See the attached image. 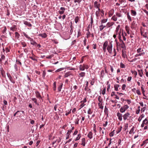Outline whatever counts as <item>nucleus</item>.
<instances>
[{
  "mask_svg": "<svg viewBox=\"0 0 148 148\" xmlns=\"http://www.w3.org/2000/svg\"><path fill=\"white\" fill-rule=\"evenodd\" d=\"M46 74V73L45 71H43L42 77L43 78H45Z\"/></svg>",
  "mask_w": 148,
  "mask_h": 148,
  "instance_id": "864d4df0",
  "label": "nucleus"
},
{
  "mask_svg": "<svg viewBox=\"0 0 148 148\" xmlns=\"http://www.w3.org/2000/svg\"><path fill=\"white\" fill-rule=\"evenodd\" d=\"M21 113L24 115H25V112L23 110H18L14 114V117H19L21 118L23 115H22Z\"/></svg>",
  "mask_w": 148,
  "mask_h": 148,
  "instance_id": "f03ea898",
  "label": "nucleus"
},
{
  "mask_svg": "<svg viewBox=\"0 0 148 148\" xmlns=\"http://www.w3.org/2000/svg\"><path fill=\"white\" fill-rule=\"evenodd\" d=\"M31 53H32V56H29V58L34 61H37V59H36V56L33 53V50H32L31 51Z\"/></svg>",
  "mask_w": 148,
  "mask_h": 148,
  "instance_id": "1a4fd4ad",
  "label": "nucleus"
},
{
  "mask_svg": "<svg viewBox=\"0 0 148 148\" xmlns=\"http://www.w3.org/2000/svg\"><path fill=\"white\" fill-rule=\"evenodd\" d=\"M81 137V134H78L77 137L75 139V141L77 140H79Z\"/></svg>",
  "mask_w": 148,
  "mask_h": 148,
  "instance_id": "79ce46f5",
  "label": "nucleus"
},
{
  "mask_svg": "<svg viewBox=\"0 0 148 148\" xmlns=\"http://www.w3.org/2000/svg\"><path fill=\"white\" fill-rule=\"evenodd\" d=\"M81 104L80 105L79 107H80V108L79 109V110L81 108H83V107H84L85 105V104L82 102H80Z\"/></svg>",
  "mask_w": 148,
  "mask_h": 148,
  "instance_id": "a18cd8bd",
  "label": "nucleus"
},
{
  "mask_svg": "<svg viewBox=\"0 0 148 148\" xmlns=\"http://www.w3.org/2000/svg\"><path fill=\"white\" fill-rule=\"evenodd\" d=\"M40 36H41L42 37L44 38H46L47 36V35L46 33L40 34L38 35Z\"/></svg>",
  "mask_w": 148,
  "mask_h": 148,
  "instance_id": "a878e982",
  "label": "nucleus"
},
{
  "mask_svg": "<svg viewBox=\"0 0 148 148\" xmlns=\"http://www.w3.org/2000/svg\"><path fill=\"white\" fill-rule=\"evenodd\" d=\"M101 4L99 2L97 1H95L94 3V7L95 8H98V7H100Z\"/></svg>",
  "mask_w": 148,
  "mask_h": 148,
  "instance_id": "6e6552de",
  "label": "nucleus"
},
{
  "mask_svg": "<svg viewBox=\"0 0 148 148\" xmlns=\"http://www.w3.org/2000/svg\"><path fill=\"white\" fill-rule=\"evenodd\" d=\"M119 86L118 84H116L114 85V88L116 91L118 90V88L119 87Z\"/></svg>",
  "mask_w": 148,
  "mask_h": 148,
  "instance_id": "58836bf2",
  "label": "nucleus"
},
{
  "mask_svg": "<svg viewBox=\"0 0 148 148\" xmlns=\"http://www.w3.org/2000/svg\"><path fill=\"white\" fill-rule=\"evenodd\" d=\"M143 50L141 48H139L137 50V54L136 55L137 56H143L145 53L143 52Z\"/></svg>",
  "mask_w": 148,
  "mask_h": 148,
  "instance_id": "20e7f679",
  "label": "nucleus"
},
{
  "mask_svg": "<svg viewBox=\"0 0 148 148\" xmlns=\"http://www.w3.org/2000/svg\"><path fill=\"white\" fill-rule=\"evenodd\" d=\"M98 106L100 108L103 109V103H98Z\"/></svg>",
  "mask_w": 148,
  "mask_h": 148,
  "instance_id": "c9c22d12",
  "label": "nucleus"
},
{
  "mask_svg": "<svg viewBox=\"0 0 148 148\" xmlns=\"http://www.w3.org/2000/svg\"><path fill=\"white\" fill-rule=\"evenodd\" d=\"M63 85V84L62 83H61L60 84V86L58 87V92H60L61 90V89L62 88V86Z\"/></svg>",
  "mask_w": 148,
  "mask_h": 148,
  "instance_id": "72a5a7b5",
  "label": "nucleus"
},
{
  "mask_svg": "<svg viewBox=\"0 0 148 148\" xmlns=\"http://www.w3.org/2000/svg\"><path fill=\"white\" fill-rule=\"evenodd\" d=\"M112 19L115 21L117 20V18L116 15H114L112 18Z\"/></svg>",
  "mask_w": 148,
  "mask_h": 148,
  "instance_id": "e433bc0d",
  "label": "nucleus"
},
{
  "mask_svg": "<svg viewBox=\"0 0 148 148\" xmlns=\"http://www.w3.org/2000/svg\"><path fill=\"white\" fill-rule=\"evenodd\" d=\"M117 115L118 117V119L120 121L122 120V116L121 114L119 112H118L117 113Z\"/></svg>",
  "mask_w": 148,
  "mask_h": 148,
  "instance_id": "b1692460",
  "label": "nucleus"
},
{
  "mask_svg": "<svg viewBox=\"0 0 148 148\" xmlns=\"http://www.w3.org/2000/svg\"><path fill=\"white\" fill-rule=\"evenodd\" d=\"M120 67L121 68H125V65L122 63H121L120 64Z\"/></svg>",
  "mask_w": 148,
  "mask_h": 148,
  "instance_id": "774afa93",
  "label": "nucleus"
},
{
  "mask_svg": "<svg viewBox=\"0 0 148 148\" xmlns=\"http://www.w3.org/2000/svg\"><path fill=\"white\" fill-rule=\"evenodd\" d=\"M81 35V33L80 32V29H79L78 30V34L77 37H78L79 36H80Z\"/></svg>",
  "mask_w": 148,
  "mask_h": 148,
  "instance_id": "603ef678",
  "label": "nucleus"
},
{
  "mask_svg": "<svg viewBox=\"0 0 148 148\" xmlns=\"http://www.w3.org/2000/svg\"><path fill=\"white\" fill-rule=\"evenodd\" d=\"M92 133L91 132H90L87 135V136L90 139H91L92 138Z\"/></svg>",
  "mask_w": 148,
  "mask_h": 148,
  "instance_id": "412c9836",
  "label": "nucleus"
},
{
  "mask_svg": "<svg viewBox=\"0 0 148 148\" xmlns=\"http://www.w3.org/2000/svg\"><path fill=\"white\" fill-rule=\"evenodd\" d=\"M93 131L95 133L96 132V125L95 124H93Z\"/></svg>",
  "mask_w": 148,
  "mask_h": 148,
  "instance_id": "052dcab7",
  "label": "nucleus"
},
{
  "mask_svg": "<svg viewBox=\"0 0 148 148\" xmlns=\"http://www.w3.org/2000/svg\"><path fill=\"white\" fill-rule=\"evenodd\" d=\"M88 85V82L86 81V86L84 88V89L85 90H87Z\"/></svg>",
  "mask_w": 148,
  "mask_h": 148,
  "instance_id": "49530a36",
  "label": "nucleus"
},
{
  "mask_svg": "<svg viewBox=\"0 0 148 148\" xmlns=\"http://www.w3.org/2000/svg\"><path fill=\"white\" fill-rule=\"evenodd\" d=\"M60 10H62V11H59L58 12L60 14H62L64 12V11L65 10V8L64 7H62L60 8Z\"/></svg>",
  "mask_w": 148,
  "mask_h": 148,
  "instance_id": "4468645a",
  "label": "nucleus"
},
{
  "mask_svg": "<svg viewBox=\"0 0 148 148\" xmlns=\"http://www.w3.org/2000/svg\"><path fill=\"white\" fill-rule=\"evenodd\" d=\"M122 36H123V40H125L126 39V38H125V36H127V34L125 33L124 32V33L123 32H122Z\"/></svg>",
  "mask_w": 148,
  "mask_h": 148,
  "instance_id": "5701e85b",
  "label": "nucleus"
},
{
  "mask_svg": "<svg viewBox=\"0 0 148 148\" xmlns=\"http://www.w3.org/2000/svg\"><path fill=\"white\" fill-rule=\"evenodd\" d=\"M21 44L22 45V46L23 47H25L27 46L26 43L24 42H21Z\"/></svg>",
  "mask_w": 148,
  "mask_h": 148,
  "instance_id": "37998d69",
  "label": "nucleus"
},
{
  "mask_svg": "<svg viewBox=\"0 0 148 148\" xmlns=\"http://www.w3.org/2000/svg\"><path fill=\"white\" fill-rule=\"evenodd\" d=\"M138 72H139V75H140V76L141 77H142L143 73L142 71H139Z\"/></svg>",
  "mask_w": 148,
  "mask_h": 148,
  "instance_id": "4d7b16f0",
  "label": "nucleus"
},
{
  "mask_svg": "<svg viewBox=\"0 0 148 148\" xmlns=\"http://www.w3.org/2000/svg\"><path fill=\"white\" fill-rule=\"evenodd\" d=\"M71 75V73L70 72H69L66 73L64 75V77H68L69 75Z\"/></svg>",
  "mask_w": 148,
  "mask_h": 148,
  "instance_id": "473e14b6",
  "label": "nucleus"
},
{
  "mask_svg": "<svg viewBox=\"0 0 148 148\" xmlns=\"http://www.w3.org/2000/svg\"><path fill=\"white\" fill-rule=\"evenodd\" d=\"M71 109H70L69 112H67V111H66V113L65 114V115L66 116H67L68 114H70L71 112Z\"/></svg>",
  "mask_w": 148,
  "mask_h": 148,
  "instance_id": "3c124183",
  "label": "nucleus"
},
{
  "mask_svg": "<svg viewBox=\"0 0 148 148\" xmlns=\"http://www.w3.org/2000/svg\"><path fill=\"white\" fill-rule=\"evenodd\" d=\"M146 105L145 104L144 107L141 108L140 110V112L142 114L144 112L147 110V108L146 107Z\"/></svg>",
  "mask_w": 148,
  "mask_h": 148,
  "instance_id": "2eb2a0df",
  "label": "nucleus"
},
{
  "mask_svg": "<svg viewBox=\"0 0 148 148\" xmlns=\"http://www.w3.org/2000/svg\"><path fill=\"white\" fill-rule=\"evenodd\" d=\"M86 73L84 72H81L80 73H79L78 76V77H83L85 76Z\"/></svg>",
  "mask_w": 148,
  "mask_h": 148,
  "instance_id": "aec40b11",
  "label": "nucleus"
},
{
  "mask_svg": "<svg viewBox=\"0 0 148 148\" xmlns=\"http://www.w3.org/2000/svg\"><path fill=\"white\" fill-rule=\"evenodd\" d=\"M87 101V100L86 99V97L83 100L81 101L80 102H82L84 103L85 102H86Z\"/></svg>",
  "mask_w": 148,
  "mask_h": 148,
  "instance_id": "0e129e2a",
  "label": "nucleus"
},
{
  "mask_svg": "<svg viewBox=\"0 0 148 148\" xmlns=\"http://www.w3.org/2000/svg\"><path fill=\"white\" fill-rule=\"evenodd\" d=\"M112 41L110 42L107 48V49L110 53H112Z\"/></svg>",
  "mask_w": 148,
  "mask_h": 148,
  "instance_id": "7ed1b4c3",
  "label": "nucleus"
},
{
  "mask_svg": "<svg viewBox=\"0 0 148 148\" xmlns=\"http://www.w3.org/2000/svg\"><path fill=\"white\" fill-rule=\"evenodd\" d=\"M79 20V18L78 16H77L75 17V23H77V22H78Z\"/></svg>",
  "mask_w": 148,
  "mask_h": 148,
  "instance_id": "8fccbe9b",
  "label": "nucleus"
},
{
  "mask_svg": "<svg viewBox=\"0 0 148 148\" xmlns=\"http://www.w3.org/2000/svg\"><path fill=\"white\" fill-rule=\"evenodd\" d=\"M114 23L113 22H109L108 23L106 24V28H108L110 27L113 25Z\"/></svg>",
  "mask_w": 148,
  "mask_h": 148,
  "instance_id": "f3484780",
  "label": "nucleus"
},
{
  "mask_svg": "<svg viewBox=\"0 0 148 148\" xmlns=\"http://www.w3.org/2000/svg\"><path fill=\"white\" fill-rule=\"evenodd\" d=\"M140 33L144 37L147 38V35L148 34V27H141Z\"/></svg>",
  "mask_w": 148,
  "mask_h": 148,
  "instance_id": "f257e3e1",
  "label": "nucleus"
},
{
  "mask_svg": "<svg viewBox=\"0 0 148 148\" xmlns=\"http://www.w3.org/2000/svg\"><path fill=\"white\" fill-rule=\"evenodd\" d=\"M70 135V133H66V140H67L69 138Z\"/></svg>",
  "mask_w": 148,
  "mask_h": 148,
  "instance_id": "680f3d73",
  "label": "nucleus"
},
{
  "mask_svg": "<svg viewBox=\"0 0 148 148\" xmlns=\"http://www.w3.org/2000/svg\"><path fill=\"white\" fill-rule=\"evenodd\" d=\"M31 43H30L32 45H34L35 44H37V43H36V42L34 40H33V41H31Z\"/></svg>",
  "mask_w": 148,
  "mask_h": 148,
  "instance_id": "09e8293b",
  "label": "nucleus"
},
{
  "mask_svg": "<svg viewBox=\"0 0 148 148\" xmlns=\"http://www.w3.org/2000/svg\"><path fill=\"white\" fill-rule=\"evenodd\" d=\"M35 94L36 97L39 99H42V97L41 96L39 92L38 91L35 92Z\"/></svg>",
  "mask_w": 148,
  "mask_h": 148,
  "instance_id": "f8f14e48",
  "label": "nucleus"
},
{
  "mask_svg": "<svg viewBox=\"0 0 148 148\" xmlns=\"http://www.w3.org/2000/svg\"><path fill=\"white\" fill-rule=\"evenodd\" d=\"M53 89L54 91H56V82H54L53 83Z\"/></svg>",
  "mask_w": 148,
  "mask_h": 148,
  "instance_id": "ea45409f",
  "label": "nucleus"
},
{
  "mask_svg": "<svg viewBox=\"0 0 148 148\" xmlns=\"http://www.w3.org/2000/svg\"><path fill=\"white\" fill-rule=\"evenodd\" d=\"M24 24L27 25L29 27H31L32 26V24L30 23L27 21H24Z\"/></svg>",
  "mask_w": 148,
  "mask_h": 148,
  "instance_id": "c756f323",
  "label": "nucleus"
},
{
  "mask_svg": "<svg viewBox=\"0 0 148 148\" xmlns=\"http://www.w3.org/2000/svg\"><path fill=\"white\" fill-rule=\"evenodd\" d=\"M58 104H56L55 105L54 107V109L55 111L56 110L57 108H58Z\"/></svg>",
  "mask_w": 148,
  "mask_h": 148,
  "instance_id": "338daca9",
  "label": "nucleus"
},
{
  "mask_svg": "<svg viewBox=\"0 0 148 148\" xmlns=\"http://www.w3.org/2000/svg\"><path fill=\"white\" fill-rule=\"evenodd\" d=\"M131 14L133 16H135L136 15V12L133 10H131Z\"/></svg>",
  "mask_w": 148,
  "mask_h": 148,
  "instance_id": "4be33fe9",
  "label": "nucleus"
},
{
  "mask_svg": "<svg viewBox=\"0 0 148 148\" xmlns=\"http://www.w3.org/2000/svg\"><path fill=\"white\" fill-rule=\"evenodd\" d=\"M148 125V119L146 118L143 121L141 125V127H143L145 125Z\"/></svg>",
  "mask_w": 148,
  "mask_h": 148,
  "instance_id": "0eeeda50",
  "label": "nucleus"
},
{
  "mask_svg": "<svg viewBox=\"0 0 148 148\" xmlns=\"http://www.w3.org/2000/svg\"><path fill=\"white\" fill-rule=\"evenodd\" d=\"M98 99L99 102V103H103V100L101 96H99L98 97Z\"/></svg>",
  "mask_w": 148,
  "mask_h": 148,
  "instance_id": "7c9ffc66",
  "label": "nucleus"
},
{
  "mask_svg": "<svg viewBox=\"0 0 148 148\" xmlns=\"http://www.w3.org/2000/svg\"><path fill=\"white\" fill-rule=\"evenodd\" d=\"M88 67V65L86 64H83V65H80L79 66V69L80 71H83L85 69H87Z\"/></svg>",
  "mask_w": 148,
  "mask_h": 148,
  "instance_id": "39448f33",
  "label": "nucleus"
},
{
  "mask_svg": "<svg viewBox=\"0 0 148 148\" xmlns=\"http://www.w3.org/2000/svg\"><path fill=\"white\" fill-rule=\"evenodd\" d=\"M119 46L121 48H124L125 46V45L124 42L122 43L119 44Z\"/></svg>",
  "mask_w": 148,
  "mask_h": 148,
  "instance_id": "c03bdc74",
  "label": "nucleus"
},
{
  "mask_svg": "<svg viewBox=\"0 0 148 148\" xmlns=\"http://www.w3.org/2000/svg\"><path fill=\"white\" fill-rule=\"evenodd\" d=\"M99 12H98L97 11L95 12V15L97 17H99Z\"/></svg>",
  "mask_w": 148,
  "mask_h": 148,
  "instance_id": "bf43d9fd",
  "label": "nucleus"
},
{
  "mask_svg": "<svg viewBox=\"0 0 148 148\" xmlns=\"http://www.w3.org/2000/svg\"><path fill=\"white\" fill-rule=\"evenodd\" d=\"M104 112V113L106 114H107L108 115V109L107 108H106V106L105 107Z\"/></svg>",
  "mask_w": 148,
  "mask_h": 148,
  "instance_id": "de8ad7c7",
  "label": "nucleus"
},
{
  "mask_svg": "<svg viewBox=\"0 0 148 148\" xmlns=\"http://www.w3.org/2000/svg\"><path fill=\"white\" fill-rule=\"evenodd\" d=\"M122 32H123V30L121 29H120V30L119 31V34H118V35H119V36L121 37L122 36Z\"/></svg>",
  "mask_w": 148,
  "mask_h": 148,
  "instance_id": "f704fd0d",
  "label": "nucleus"
},
{
  "mask_svg": "<svg viewBox=\"0 0 148 148\" xmlns=\"http://www.w3.org/2000/svg\"><path fill=\"white\" fill-rule=\"evenodd\" d=\"M125 30L126 31L127 33L128 34H130V28L128 25H126L125 26Z\"/></svg>",
  "mask_w": 148,
  "mask_h": 148,
  "instance_id": "2f4dec72",
  "label": "nucleus"
},
{
  "mask_svg": "<svg viewBox=\"0 0 148 148\" xmlns=\"http://www.w3.org/2000/svg\"><path fill=\"white\" fill-rule=\"evenodd\" d=\"M108 21L107 18L103 19L100 21V24H105Z\"/></svg>",
  "mask_w": 148,
  "mask_h": 148,
  "instance_id": "6ab92c4d",
  "label": "nucleus"
},
{
  "mask_svg": "<svg viewBox=\"0 0 148 148\" xmlns=\"http://www.w3.org/2000/svg\"><path fill=\"white\" fill-rule=\"evenodd\" d=\"M135 128L134 127H133L130 130V134H134L135 132Z\"/></svg>",
  "mask_w": 148,
  "mask_h": 148,
  "instance_id": "cd10ccee",
  "label": "nucleus"
},
{
  "mask_svg": "<svg viewBox=\"0 0 148 148\" xmlns=\"http://www.w3.org/2000/svg\"><path fill=\"white\" fill-rule=\"evenodd\" d=\"M23 34L24 36L26 38L29 39L30 41H33V39L31 38L30 37H29L27 34H26L24 32L23 33Z\"/></svg>",
  "mask_w": 148,
  "mask_h": 148,
  "instance_id": "dca6fc26",
  "label": "nucleus"
},
{
  "mask_svg": "<svg viewBox=\"0 0 148 148\" xmlns=\"http://www.w3.org/2000/svg\"><path fill=\"white\" fill-rule=\"evenodd\" d=\"M99 30L100 31H102L106 27V25L105 24H100V25L99 26Z\"/></svg>",
  "mask_w": 148,
  "mask_h": 148,
  "instance_id": "9b49d317",
  "label": "nucleus"
},
{
  "mask_svg": "<svg viewBox=\"0 0 148 148\" xmlns=\"http://www.w3.org/2000/svg\"><path fill=\"white\" fill-rule=\"evenodd\" d=\"M120 25H119L117 27L116 30L114 34H119V31L120 30Z\"/></svg>",
  "mask_w": 148,
  "mask_h": 148,
  "instance_id": "ddd939ff",
  "label": "nucleus"
},
{
  "mask_svg": "<svg viewBox=\"0 0 148 148\" xmlns=\"http://www.w3.org/2000/svg\"><path fill=\"white\" fill-rule=\"evenodd\" d=\"M15 37L17 38L18 39L20 36V35L19 33L18 32H15Z\"/></svg>",
  "mask_w": 148,
  "mask_h": 148,
  "instance_id": "a19ab883",
  "label": "nucleus"
},
{
  "mask_svg": "<svg viewBox=\"0 0 148 148\" xmlns=\"http://www.w3.org/2000/svg\"><path fill=\"white\" fill-rule=\"evenodd\" d=\"M114 130H113L112 132H111L109 134L110 136V137H112L113 136L114 134Z\"/></svg>",
  "mask_w": 148,
  "mask_h": 148,
  "instance_id": "6e6d98bb",
  "label": "nucleus"
},
{
  "mask_svg": "<svg viewBox=\"0 0 148 148\" xmlns=\"http://www.w3.org/2000/svg\"><path fill=\"white\" fill-rule=\"evenodd\" d=\"M32 100L34 102L35 104L37 106H39V103L37 102V100L35 98H32Z\"/></svg>",
  "mask_w": 148,
  "mask_h": 148,
  "instance_id": "bb28decb",
  "label": "nucleus"
},
{
  "mask_svg": "<svg viewBox=\"0 0 148 148\" xmlns=\"http://www.w3.org/2000/svg\"><path fill=\"white\" fill-rule=\"evenodd\" d=\"M82 143L81 145L83 146H84L85 145V138H83L82 139Z\"/></svg>",
  "mask_w": 148,
  "mask_h": 148,
  "instance_id": "c85d7f7f",
  "label": "nucleus"
},
{
  "mask_svg": "<svg viewBox=\"0 0 148 148\" xmlns=\"http://www.w3.org/2000/svg\"><path fill=\"white\" fill-rule=\"evenodd\" d=\"M93 112V110H91V108H90L88 109V114H91Z\"/></svg>",
  "mask_w": 148,
  "mask_h": 148,
  "instance_id": "4c0bfd02",
  "label": "nucleus"
},
{
  "mask_svg": "<svg viewBox=\"0 0 148 148\" xmlns=\"http://www.w3.org/2000/svg\"><path fill=\"white\" fill-rule=\"evenodd\" d=\"M108 45V42L107 41H106L103 44V49L104 53L106 51V49Z\"/></svg>",
  "mask_w": 148,
  "mask_h": 148,
  "instance_id": "423d86ee",
  "label": "nucleus"
},
{
  "mask_svg": "<svg viewBox=\"0 0 148 148\" xmlns=\"http://www.w3.org/2000/svg\"><path fill=\"white\" fill-rule=\"evenodd\" d=\"M101 77H103L104 75V71L103 70H102L101 71Z\"/></svg>",
  "mask_w": 148,
  "mask_h": 148,
  "instance_id": "5fc2aeb1",
  "label": "nucleus"
},
{
  "mask_svg": "<svg viewBox=\"0 0 148 148\" xmlns=\"http://www.w3.org/2000/svg\"><path fill=\"white\" fill-rule=\"evenodd\" d=\"M123 119L125 120H129L130 119V114L127 112L123 116Z\"/></svg>",
  "mask_w": 148,
  "mask_h": 148,
  "instance_id": "9d476101",
  "label": "nucleus"
},
{
  "mask_svg": "<svg viewBox=\"0 0 148 148\" xmlns=\"http://www.w3.org/2000/svg\"><path fill=\"white\" fill-rule=\"evenodd\" d=\"M145 114H142L138 118V121L139 122H140L143 118L145 116Z\"/></svg>",
  "mask_w": 148,
  "mask_h": 148,
  "instance_id": "a211bd4d",
  "label": "nucleus"
},
{
  "mask_svg": "<svg viewBox=\"0 0 148 148\" xmlns=\"http://www.w3.org/2000/svg\"><path fill=\"white\" fill-rule=\"evenodd\" d=\"M125 110L124 109L123 107H122L120 109V111L121 112H123L125 111Z\"/></svg>",
  "mask_w": 148,
  "mask_h": 148,
  "instance_id": "e2e57ef3",
  "label": "nucleus"
},
{
  "mask_svg": "<svg viewBox=\"0 0 148 148\" xmlns=\"http://www.w3.org/2000/svg\"><path fill=\"white\" fill-rule=\"evenodd\" d=\"M123 107L124 108V109L125 110L127 109L129 107V106L127 105H125Z\"/></svg>",
  "mask_w": 148,
  "mask_h": 148,
  "instance_id": "13d9d810",
  "label": "nucleus"
},
{
  "mask_svg": "<svg viewBox=\"0 0 148 148\" xmlns=\"http://www.w3.org/2000/svg\"><path fill=\"white\" fill-rule=\"evenodd\" d=\"M86 35H87V38H89L90 36V32L89 31H88L86 33Z\"/></svg>",
  "mask_w": 148,
  "mask_h": 148,
  "instance_id": "69168bd1",
  "label": "nucleus"
},
{
  "mask_svg": "<svg viewBox=\"0 0 148 148\" xmlns=\"http://www.w3.org/2000/svg\"><path fill=\"white\" fill-rule=\"evenodd\" d=\"M128 124L127 123H125L124 126L123 130H124L125 131H126V132H128V131H127L126 130L127 129L128 127Z\"/></svg>",
  "mask_w": 148,
  "mask_h": 148,
  "instance_id": "393cba45",
  "label": "nucleus"
}]
</instances>
